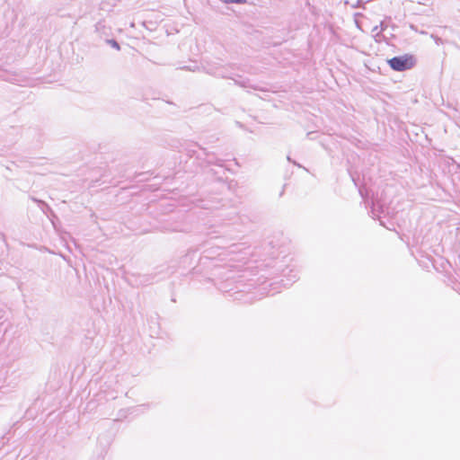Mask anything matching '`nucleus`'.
Instances as JSON below:
<instances>
[{
	"label": "nucleus",
	"mask_w": 460,
	"mask_h": 460,
	"mask_svg": "<svg viewBox=\"0 0 460 460\" xmlns=\"http://www.w3.org/2000/svg\"><path fill=\"white\" fill-rule=\"evenodd\" d=\"M206 72L209 75H212L220 78H229L234 81V84L243 87H252L254 88L249 82V80H236L232 76V74L228 72V67L226 66H208L206 68Z\"/></svg>",
	"instance_id": "f257e3e1"
},
{
	"label": "nucleus",
	"mask_w": 460,
	"mask_h": 460,
	"mask_svg": "<svg viewBox=\"0 0 460 460\" xmlns=\"http://www.w3.org/2000/svg\"><path fill=\"white\" fill-rule=\"evenodd\" d=\"M388 64L393 70L402 72L411 68L414 66V59L409 55L397 56L390 58Z\"/></svg>",
	"instance_id": "f03ea898"
},
{
	"label": "nucleus",
	"mask_w": 460,
	"mask_h": 460,
	"mask_svg": "<svg viewBox=\"0 0 460 460\" xmlns=\"http://www.w3.org/2000/svg\"><path fill=\"white\" fill-rule=\"evenodd\" d=\"M200 150L203 152V154L205 155V159L207 160V162L208 164H219V160L216 159L215 158V155L214 154H210V153H207L206 150L204 148H200Z\"/></svg>",
	"instance_id": "7ed1b4c3"
},
{
	"label": "nucleus",
	"mask_w": 460,
	"mask_h": 460,
	"mask_svg": "<svg viewBox=\"0 0 460 460\" xmlns=\"http://www.w3.org/2000/svg\"><path fill=\"white\" fill-rule=\"evenodd\" d=\"M105 29H106V26H105V24H104V22H97V23H96V25H95V30H96V31H97V32H99V33H104V34H105V33H106V32L104 31H105Z\"/></svg>",
	"instance_id": "20e7f679"
},
{
	"label": "nucleus",
	"mask_w": 460,
	"mask_h": 460,
	"mask_svg": "<svg viewBox=\"0 0 460 460\" xmlns=\"http://www.w3.org/2000/svg\"><path fill=\"white\" fill-rule=\"evenodd\" d=\"M108 44H110L112 48L116 49L117 50L120 49L119 44L117 40L111 39L106 40Z\"/></svg>",
	"instance_id": "39448f33"
},
{
	"label": "nucleus",
	"mask_w": 460,
	"mask_h": 460,
	"mask_svg": "<svg viewBox=\"0 0 460 460\" xmlns=\"http://www.w3.org/2000/svg\"><path fill=\"white\" fill-rule=\"evenodd\" d=\"M225 4H245L246 0H220Z\"/></svg>",
	"instance_id": "423d86ee"
},
{
	"label": "nucleus",
	"mask_w": 460,
	"mask_h": 460,
	"mask_svg": "<svg viewBox=\"0 0 460 460\" xmlns=\"http://www.w3.org/2000/svg\"><path fill=\"white\" fill-rule=\"evenodd\" d=\"M214 208H215L214 206H209V205L204 206V208H206V209H212Z\"/></svg>",
	"instance_id": "0eeeda50"
},
{
	"label": "nucleus",
	"mask_w": 460,
	"mask_h": 460,
	"mask_svg": "<svg viewBox=\"0 0 460 460\" xmlns=\"http://www.w3.org/2000/svg\"><path fill=\"white\" fill-rule=\"evenodd\" d=\"M371 213L375 215V208H372Z\"/></svg>",
	"instance_id": "6e6552de"
},
{
	"label": "nucleus",
	"mask_w": 460,
	"mask_h": 460,
	"mask_svg": "<svg viewBox=\"0 0 460 460\" xmlns=\"http://www.w3.org/2000/svg\"><path fill=\"white\" fill-rule=\"evenodd\" d=\"M294 164L297 165V167H300L301 165L294 162Z\"/></svg>",
	"instance_id": "1a4fd4ad"
},
{
	"label": "nucleus",
	"mask_w": 460,
	"mask_h": 460,
	"mask_svg": "<svg viewBox=\"0 0 460 460\" xmlns=\"http://www.w3.org/2000/svg\"><path fill=\"white\" fill-rule=\"evenodd\" d=\"M217 231H213V233H216ZM212 234V232H208V234Z\"/></svg>",
	"instance_id": "9d476101"
},
{
	"label": "nucleus",
	"mask_w": 460,
	"mask_h": 460,
	"mask_svg": "<svg viewBox=\"0 0 460 460\" xmlns=\"http://www.w3.org/2000/svg\"><path fill=\"white\" fill-rule=\"evenodd\" d=\"M2 317H3V316H2V315H0V319H1Z\"/></svg>",
	"instance_id": "9b49d317"
}]
</instances>
